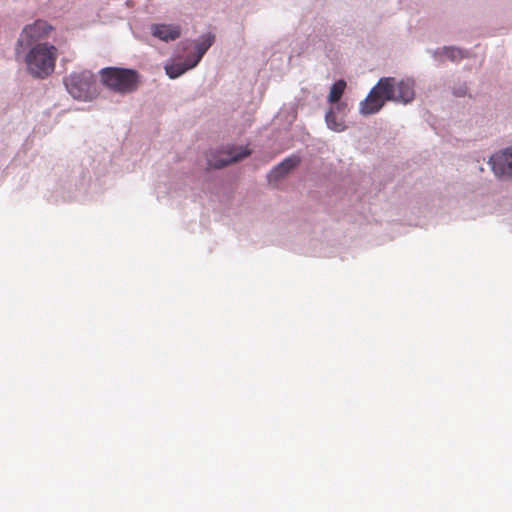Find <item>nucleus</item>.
Listing matches in <instances>:
<instances>
[{
  "label": "nucleus",
  "instance_id": "nucleus-1",
  "mask_svg": "<svg viewBox=\"0 0 512 512\" xmlns=\"http://www.w3.org/2000/svg\"><path fill=\"white\" fill-rule=\"evenodd\" d=\"M415 98V81L412 78L397 80L395 77H382L360 102L359 112L363 116L373 115L381 110L386 102L411 103Z\"/></svg>",
  "mask_w": 512,
  "mask_h": 512
},
{
  "label": "nucleus",
  "instance_id": "nucleus-2",
  "mask_svg": "<svg viewBox=\"0 0 512 512\" xmlns=\"http://www.w3.org/2000/svg\"><path fill=\"white\" fill-rule=\"evenodd\" d=\"M25 55V63L28 73L36 79H45L55 70L58 57L57 48L48 43L42 42L32 47Z\"/></svg>",
  "mask_w": 512,
  "mask_h": 512
},
{
  "label": "nucleus",
  "instance_id": "nucleus-3",
  "mask_svg": "<svg viewBox=\"0 0 512 512\" xmlns=\"http://www.w3.org/2000/svg\"><path fill=\"white\" fill-rule=\"evenodd\" d=\"M100 77L104 86L122 95L135 92L140 80V75L136 70L119 67L101 69Z\"/></svg>",
  "mask_w": 512,
  "mask_h": 512
},
{
  "label": "nucleus",
  "instance_id": "nucleus-4",
  "mask_svg": "<svg viewBox=\"0 0 512 512\" xmlns=\"http://www.w3.org/2000/svg\"><path fill=\"white\" fill-rule=\"evenodd\" d=\"M63 83L74 99L90 101L97 95V82L91 71L73 72L63 79Z\"/></svg>",
  "mask_w": 512,
  "mask_h": 512
},
{
  "label": "nucleus",
  "instance_id": "nucleus-5",
  "mask_svg": "<svg viewBox=\"0 0 512 512\" xmlns=\"http://www.w3.org/2000/svg\"><path fill=\"white\" fill-rule=\"evenodd\" d=\"M53 27L44 20H36L33 24L26 25L17 40L16 54H20L21 48L32 47L41 43L48 37Z\"/></svg>",
  "mask_w": 512,
  "mask_h": 512
},
{
  "label": "nucleus",
  "instance_id": "nucleus-6",
  "mask_svg": "<svg viewBox=\"0 0 512 512\" xmlns=\"http://www.w3.org/2000/svg\"><path fill=\"white\" fill-rule=\"evenodd\" d=\"M489 162L497 176H512V147L495 153Z\"/></svg>",
  "mask_w": 512,
  "mask_h": 512
},
{
  "label": "nucleus",
  "instance_id": "nucleus-7",
  "mask_svg": "<svg viewBox=\"0 0 512 512\" xmlns=\"http://www.w3.org/2000/svg\"><path fill=\"white\" fill-rule=\"evenodd\" d=\"M433 58L442 63L446 58L452 62L468 57V52L455 46H444L431 51Z\"/></svg>",
  "mask_w": 512,
  "mask_h": 512
},
{
  "label": "nucleus",
  "instance_id": "nucleus-8",
  "mask_svg": "<svg viewBox=\"0 0 512 512\" xmlns=\"http://www.w3.org/2000/svg\"><path fill=\"white\" fill-rule=\"evenodd\" d=\"M151 32L153 36L165 42L176 40L181 35L180 26L172 24H154Z\"/></svg>",
  "mask_w": 512,
  "mask_h": 512
},
{
  "label": "nucleus",
  "instance_id": "nucleus-9",
  "mask_svg": "<svg viewBox=\"0 0 512 512\" xmlns=\"http://www.w3.org/2000/svg\"><path fill=\"white\" fill-rule=\"evenodd\" d=\"M215 41V35L211 32L201 35L195 42V54L190 56L192 66H197L202 57L209 50Z\"/></svg>",
  "mask_w": 512,
  "mask_h": 512
},
{
  "label": "nucleus",
  "instance_id": "nucleus-10",
  "mask_svg": "<svg viewBox=\"0 0 512 512\" xmlns=\"http://www.w3.org/2000/svg\"><path fill=\"white\" fill-rule=\"evenodd\" d=\"M300 163V158L296 155H292L284 159L279 163L268 175L269 182H275L285 175H287L292 169L297 167Z\"/></svg>",
  "mask_w": 512,
  "mask_h": 512
},
{
  "label": "nucleus",
  "instance_id": "nucleus-11",
  "mask_svg": "<svg viewBox=\"0 0 512 512\" xmlns=\"http://www.w3.org/2000/svg\"><path fill=\"white\" fill-rule=\"evenodd\" d=\"M194 67L192 66L191 57L187 56L184 62L168 63L164 69L169 78L176 79Z\"/></svg>",
  "mask_w": 512,
  "mask_h": 512
},
{
  "label": "nucleus",
  "instance_id": "nucleus-12",
  "mask_svg": "<svg viewBox=\"0 0 512 512\" xmlns=\"http://www.w3.org/2000/svg\"><path fill=\"white\" fill-rule=\"evenodd\" d=\"M251 150L248 146L243 145H233L226 147V166L231 163H236L241 161L242 159L248 157L251 154Z\"/></svg>",
  "mask_w": 512,
  "mask_h": 512
},
{
  "label": "nucleus",
  "instance_id": "nucleus-13",
  "mask_svg": "<svg viewBox=\"0 0 512 512\" xmlns=\"http://www.w3.org/2000/svg\"><path fill=\"white\" fill-rule=\"evenodd\" d=\"M345 88L346 82L344 80L341 79L336 81L330 88L328 102L332 104L337 103L341 99Z\"/></svg>",
  "mask_w": 512,
  "mask_h": 512
},
{
  "label": "nucleus",
  "instance_id": "nucleus-14",
  "mask_svg": "<svg viewBox=\"0 0 512 512\" xmlns=\"http://www.w3.org/2000/svg\"><path fill=\"white\" fill-rule=\"evenodd\" d=\"M296 117H297V111L294 107H284L278 113L277 120L278 121L285 120V123L287 125H292L293 122L296 120Z\"/></svg>",
  "mask_w": 512,
  "mask_h": 512
},
{
  "label": "nucleus",
  "instance_id": "nucleus-15",
  "mask_svg": "<svg viewBox=\"0 0 512 512\" xmlns=\"http://www.w3.org/2000/svg\"><path fill=\"white\" fill-rule=\"evenodd\" d=\"M325 121L328 128H338L342 126V122L338 121V114L333 109H330L325 114Z\"/></svg>",
  "mask_w": 512,
  "mask_h": 512
},
{
  "label": "nucleus",
  "instance_id": "nucleus-16",
  "mask_svg": "<svg viewBox=\"0 0 512 512\" xmlns=\"http://www.w3.org/2000/svg\"><path fill=\"white\" fill-rule=\"evenodd\" d=\"M452 94L455 96V97H465L468 94V86L466 84V82H463V83H459L457 85H455L453 88H452Z\"/></svg>",
  "mask_w": 512,
  "mask_h": 512
}]
</instances>
